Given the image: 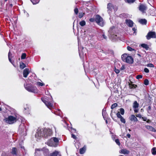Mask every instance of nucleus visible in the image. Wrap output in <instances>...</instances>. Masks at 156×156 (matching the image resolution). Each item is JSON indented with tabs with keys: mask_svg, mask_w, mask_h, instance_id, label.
<instances>
[{
	"mask_svg": "<svg viewBox=\"0 0 156 156\" xmlns=\"http://www.w3.org/2000/svg\"><path fill=\"white\" fill-rule=\"evenodd\" d=\"M72 137L74 139H76L77 138L76 137V136L75 135L73 134H72Z\"/></svg>",
	"mask_w": 156,
	"mask_h": 156,
	"instance_id": "obj_52",
	"label": "nucleus"
},
{
	"mask_svg": "<svg viewBox=\"0 0 156 156\" xmlns=\"http://www.w3.org/2000/svg\"><path fill=\"white\" fill-rule=\"evenodd\" d=\"M126 58V59L125 60V62L129 63H132L133 62V58L131 56H128V55Z\"/></svg>",
	"mask_w": 156,
	"mask_h": 156,
	"instance_id": "obj_13",
	"label": "nucleus"
},
{
	"mask_svg": "<svg viewBox=\"0 0 156 156\" xmlns=\"http://www.w3.org/2000/svg\"><path fill=\"white\" fill-rule=\"evenodd\" d=\"M107 8L108 9V12L109 14L112 10L113 8V5L112 4L110 3H108L107 5Z\"/></svg>",
	"mask_w": 156,
	"mask_h": 156,
	"instance_id": "obj_12",
	"label": "nucleus"
},
{
	"mask_svg": "<svg viewBox=\"0 0 156 156\" xmlns=\"http://www.w3.org/2000/svg\"><path fill=\"white\" fill-rule=\"evenodd\" d=\"M136 116L137 117L140 118H141L142 116L140 114H138L136 115Z\"/></svg>",
	"mask_w": 156,
	"mask_h": 156,
	"instance_id": "obj_54",
	"label": "nucleus"
},
{
	"mask_svg": "<svg viewBox=\"0 0 156 156\" xmlns=\"http://www.w3.org/2000/svg\"><path fill=\"white\" fill-rule=\"evenodd\" d=\"M37 84L39 86H42L44 85V83L40 82H37Z\"/></svg>",
	"mask_w": 156,
	"mask_h": 156,
	"instance_id": "obj_38",
	"label": "nucleus"
},
{
	"mask_svg": "<svg viewBox=\"0 0 156 156\" xmlns=\"http://www.w3.org/2000/svg\"><path fill=\"white\" fill-rule=\"evenodd\" d=\"M141 46L143 48H145L146 50H147L149 48L148 45L146 44H143L141 45Z\"/></svg>",
	"mask_w": 156,
	"mask_h": 156,
	"instance_id": "obj_26",
	"label": "nucleus"
},
{
	"mask_svg": "<svg viewBox=\"0 0 156 156\" xmlns=\"http://www.w3.org/2000/svg\"><path fill=\"white\" fill-rule=\"evenodd\" d=\"M89 21L92 22H94V21H95V16L94 17V18H91L89 19Z\"/></svg>",
	"mask_w": 156,
	"mask_h": 156,
	"instance_id": "obj_50",
	"label": "nucleus"
},
{
	"mask_svg": "<svg viewBox=\"0 0 156 156\" xmlns=\"http://www.w3.org/2000/svg\"><path fill=\"white\" fill-rule=\"evenodd\" d=\"M143 76L141 75H138L136 76V78L137 79H141L142 78Z\"/></svg>",
	"mask_w": 156,
	"mask_h": 156,
	"instance_id": "obj_44",
	"label": "nucleus"
},
{
	"mask_svg": "<svg viewBox=\"0 0 156 156\" xmlns=\"http://www.w3.org/2000/svg\"><path fill=\"white\" fill-rule=\"evenodd\" d=\"M45 144L50 146L54 147H56V144H55L52 138H51L49 140H48L47 142L45 143Z\"/></svg>",
	"mask_w": 156,
	"mask_h": 156,
	"instance_id": "obj_8",
	"label": "nucleus"
},
{
	"mask_svg": "<svg viewBox=\"0 0 156 156\" xmlns=\"http://www.w3.org/2000/svg\"><path fill=\"white\" fill-rule=\"evenodd\" d=\"M114 71L117 74L119 73L120 72L119 70L118 69H116L115 68Z\"/></svg>",
	"mask_w": 156,
	"mask_h": 156,
	"instance_id": "obj_48",
	"label": "nucleus"
},
{
	"mask_svg": "<svg viewBox=\"0 0 156 156\" xmlns=\"http://www.w3.org/2000/svg\"><path fill=\"white\" fill-rule=\"evenodd\" d=\"M21 148H22V149H23L24 150V147H22L21 146Z\"/></svg>",
	"mask_w": 156,
	"mask_h": 156,
	"instance_id": "obj_62",
	"label": "nucleus"
},
{
	"mask_svg": "<svg viewBox=\"0 0 156 156\" xmlns=\"http://www.w3.org/2000/svg\"><path fill=\"white\" fill-rule=\"evenodd\" d=\"M146 37L148 40L150 39L151 38H155L156 33L154 32H150L148 33L147 35L146 36Z\"/></svg>",
	"mask_w": 156,
	"mask_h": 156,
	"instance_id": "obj_7",
	"label": "nucleus"
},
{
	"mask_svg": "<svg viewBox=\"0 0 156 156\" xmlns=\"http://www.w3.org/2000/svg\"><path fill=\"white\" fill-rule=\"evenodd\" d=\"M84 13L81 12V13H79V17L80 18H82L83 16H84Z\"/></svg>",
	"mask_w": 156,
	"mask_h": 156,
	"instance_id": "obj_36",
	"label": "nucleus"
},
{
	"mask_svg": "<svg viewBox=\"0 0 156 156\" xmlns=\"http://www.w3.org/2000/svg\"><path fill=\"white\" fill-rule=\"evenodd\" d=\"M26 57V54L25 53H22L21 56V59H25Z\"/></svg>",
	"mask_w": 156,
	"mask_h": 156,
	"instance_id": "obj_33",
	"label": "nucleus"
},
{
	"mask_svg": "<svg viewBox=\"0 0 156 156\" xmlns=\"http://www.w3.org/2000/svg\"><path fill=\"white\" fill-rule=\"evenodd\" d=\"M145 127L148 130L156 133V129L152 126L149 125H146L145 126Z\"/></svg>",
	"mask_w": 156,
	"mask_h": 156,
	"instance_id": "obj_15",
	"label": "nucleus"
},
{
	"mask_svg": "<svg viewBox=\"0 0 156 156\" xmlns=\"http://www.w3.org/2000/svg\"><path fill=\"white\" fill-rule=\"evenodd\" d=\"M73 130L74 131H76V129H73Z\"/></svg>",
	"mask_w": 156,
	"mask_h": 156,
	"instance_id": "obj_63",
	"label": "nucleus"
},
{
	"mask_svg": "<svg viewBox=\"0 0 156 156\" xmlns=\"http://www.w3.org/2000/svg\"><path fill=\"white\" fill-rule=\"evenodd\" d=\"M49 156H61L60 154H59V152L58 151H55L52 153H51Z\"/></svg>",
	"mask_w": 156,
	"mask_h": 156,
	"instance_id": "obj_20",
	"label": "nucleus"
},
{
	"mask_svg": "<svg viewBox=\"0 0 156 156\" xmlns=\"http://www.w3.org/2000/svg\"><path fill=\"white\" fill-rule=\"evenodd\" d=\"M43 151L46 153H48L49 152L48 149L45 147L43 148Z\"/></svg>",
	"mask_w": 156,
	"mask_h": 156,
	"instance_id": "obj_32",
	"label": "nucleus"
},
{
	"mask_svg": "<svg viewBox=\"0 0 156 156\" xmlns=\"http://www.w3.org/2000/svg\"><path fill=\"white\" fill-rule=\"evenodd\" d=\"M115 141L117 145L119 146L120 145V144L118 139H116L115 140Z\"/></svg>",
	"mask_w": 156,
	"mask_h": 156,
	"instance_id": "obj_43",
	"label": "nucleus"
},
{
	"mask_svg": "<svg viewBox=\"0 0 156 156\" xmlns=\"http://www.w3.org/2000/svg\"><path fill=\"white\" fill-rule=\"evenodd\" d=\"M115 30V27H112L110 28L108 31L109 34L110 35V37L112 39H117L116 38L117 35L114 34Z\"/></svg>",
	"mask_w": 156,
	"mask_h": 156,
	"instance_id": "obj_5",
	"label": "nucleus"
},
{
	"mask_svg": "<svg viewBox=\"0 0 156 156\" xmlns=\"http://www.w3.org/2000/svg\"><path fill=\"white\" fill-rule=\"evenodd\" d=\"M127 136L129 138H130V136H130V135L129 134H127Z\"/></svg>",
	"mask_w": 156,
	"mask_h": 156,
	"instance_id": "obj_60",
	"label": "nucleus"
},
{
	"mask_svg": "<svg viewBox=\"0 0 156 156\" xmlns=\"http://www.w3.org/2000/svg\"><path fill=\"white\" fill-rule=\"evenodd\" d=\"M86 150V146H84L83 147L81 148L80 149V154H84Z\"/></svg>",
	"mask_w": 156,
	"mask_h": 156,
	"instance_id": "obj_21",
	"label": "nucleus"
},
{
	"mask_svg": "<svg viewBox=\"0 0 156 156\" xmlns=\"http://www.w3.org/2000/svg\"><path fill=\"white\" fill-rule=\"evenodd\" d=\"M120 121L122 123H126V121L122 117L120 119Z\"/></svg>",
	"mask_w": 156,
	"mask_h": 156,
	"instance_id": "obj_42",
	"label": "nucleus"
},
{
	"mask_svg": "<svg viewBox=\"0 0 156 156\" xmlns=\"http://www.w3.org/2000/svg\"><path fill=\"white\" fill-rule=\"evenodd\" d=\"M53 140V141H54L55 144H56V147L57 146L59 140L58 138L56 137H52L51 138Z\"/></svg>",
	"mask_w": 156,
	"mask_h": 156,
	"instance_id": "obj_23",
	"label": "nucleus"
},
{
	"mask_svg": "<svg viewBox=\"0 0 156 156\" xmlns=\"http://www.w3.org/2000/svg\"><path fill=\"white\" fill-rule=\"evenodd\" d=\"M142 119H143V120L145 121H146L147 120V119L146 117H142Z\"/></svg>",
	"mask_w": 156,
	"mask_h": 156,
	"instance_id": "obj_56",
	"label": "nucleus"
},
{
	"mask_svg": "<svg viewBox=\"0 0 156 156\" xmlns=\"http://www.w3.org/2000/svg\"><path fill=\"white\" fill-rule=\"evenodd\" d=\"M116 115H117V117L118 118H120V119L122 117V116L120 115L119 112H117L116 113Z\"/></svg>",
	"mask_w": 156,
	"mask_h": 156,
	"instance_id": "obj_39",
	"label": "nucleus"
},
{
	"mask_svg": "<svg viewBox=\"0 0 156 156\" xmlns=\"http://www.w3.org/2000/svg\"><path fill=\"white\" fill-rule=\"evenodd\" d=\"M107 114L105 110L103 109L102 111V115L104 119H105V117L106 115Z\"/></svg>",
	"mask_w": 156,
	"mask_h": 156,
	"instance_id": "obj_27",
	"label": "nucleus"
},
{
	"mask_svg": "<svg viewBox=\"0 0 156 156\" xmlns=\"http://www.w3.org/2000/svg\"><path fill=\"white\" fill-rule=\"evenodd\" d=\"M127 49L129 51H132L133 50H134V49H133L131 47H129V46H128L127 47Z\"/></svg>",
	"mask_w": 156,
	"mask_h": 156,
	"instance_id": "obj_47",
	"label": "nucleus"
},
{
	"mask_svg": "<svg viewBox=\"0 0 156 156\" xmlns=\"http://www.w3.org/2000/svg\"><path fill=\"white\" fill-rule=\"evenodd\" d=\"M132 30L134 31V33L136 32V30L134 27L133 28H132Z\"/></svg>",
	"mask_w": 156,
	"mask_h": 156,
	"instance_id": "obj_58",
	"label": "nucleus"
},
{
	"mask_svg": "<svg viewBox=\"0 0 156 156\" xmlns=\"http://www.w3.org/2000/svg\"><path fill=\"white\" fill-rule=\"evenodd\" d=\"M24 13H25V14H26L27 16V17L28 16H29L27 12H26L25 10H24Z\"/></svg>",
	"mask_w": 156,
	"mask_h": 156,
	"instance_id": "obj_59",
	"label": "nucleus"
},
{
	"mask_svg": "<svg viewBox=\"0 0 156 156\" xmlns=\"http://www.w3.org/2000/svg\"><path fill=\"white\" fill-rule=\"evenodd\" d=\"M152 153L154 155L156 154V148L153 147L151 150Z\"/></svg>",
	"mask_w": 156,
	"mask_h": 156,
	"instance_id": "obj_28",
	"label": "nucleus"
},
{
	"mask_svg": "<svg viewBox=\"0 0 156 156\" xmlns=\"http://www.w3.org/2000/svg\"><path fill=\"white\" fill-rule=\"evenodd\" d=\"M146 66L147 67H150L151 68H154V65L152 63H149L146 65Z\"/></svg>",
	"mask_w": 156,
	"mask_h": 156,
	"instance_id": "obj_34",
	"label": "nucleus"
},
{
	"mask_svg": "<svg viewBox=\"0 0 156 156\" xmlns=\"http://www.w3.org/2000/svg\"><path fill=\"white\" fill-rule=\"evenodd\" d=\"M139 104L136 101H135L133 104V108L135 112H138L139 111Z\"/></svg>",
	"mask_w": 156,
	"mask_h": 156,
	"instance_id": "obj_6",
	"label": "nucleus"
},
{
	"mask_svg": "<svg viewBox=\"0 0 156 156\" xmlns=\"http://www.w3.org/2000/svg\"><path fill=\"white\" fill-rule=\"evenodd\" d=\"M84 49L83 47L79 46V54L81 58H83L84 57V53L83 51V50Z\"/></svg>",
	"mask_w": 156,
	"mask_h": 156,
	"instance_id": "obj_11",
	"label": "nucleus"
},
{
	"mask_svg": "<svg viewBox=\"0 0 156 156\" xmlns=\"http://www.w3.org/2000/svg\"><path fill=\"white\" fill-rule=\"evenodd\" d=\"M102 37H103V38L105 39H106L107 37L105 36L104 34H102Z\"/></svg>",
	"mask_w": 156,
	"mask_h": 156,
	"instance_id": "obj_53",
	"label": "nucleus"
},
{
	"mask_svg": "<svg viewBox=\"0 0 156 156\" xmlns=\"http://www.w3.org/2000/svg\"><path fill=\"white\" fill-rule=\"evenodd\" d=\"M6 122L9 124H12L16 121V117L13 116H9L8 118H5Z\"/></svg>",
	"mask_w": 156,
	"mask_h": 156,
	"instance_id": "obj_4",
	"label": "nucleus"
},
{
	"mask_svg": "<svg viewBox=\"0 0 156 156\" xmlns=\"http://www.w3.org/2000/svg\"><path fill=\"white\" fill-rule=\"evenodd\" d=\"M75 13L77 15L78 12V10L77 8H76L74 10Z\"/></svg>",
	"mask_w": 156,
	"mask_h": 156,
	"instance_id": "obj_49",
	"label": "nucleus"
},
{
	"mask_svg": "<svg viewBox=\"0 0 156 156\" xmlns=\"http://www.w3.org/2000/svg\"><path fill=\"white\" fill-rule=\"evenodd\" d=\"M17 149L16 147H13L12 149V153L14 155L17 154Z\"/></svg>",
	"mask_w": 156,
	"mask_h": 156,
	"instance_id": "obj_25",
	"label": "nucleus"
},
{
	"mask_svg": "<svg viewBox=\"0 0 156 156\" xmlns=\"http://www.w3.org/2000/svg\"><path fill=\"white\" fill-rule=\"evenodd\" d=\"M30 1L34 5L38 3L40 0H30Z\"/></svg>",
	"mask_w": 156,
	"mask_h": 156,
	"instance_id": "obj_30",
	"label": "nucleus"
},
{
	"mask_svg": "<svg viewBox=\"0 0 156 156\" xmlns=\"http://www.w3.org/2000/svg\"><path fill=\"white\" fill-rule=\"evenodd\" d=\"M2 109L0 107V111H2Z\"/></svg>",
	"mask_w": 156,
	"mask_h": 156,
	"instance_id": "obj_64",
	"label": "nucleus"
},
{
	"mask_svg": "<svg viewBox=\"0 0 156 156\" xmlns=\"http://www.w3.org/2000/svg\"><path fill=\"white\" fill-rule=\"evenodd\" d=\"M37 151H43V148L42 149H35V152H36Z\"/></svg>",
	"mask_w": 156,
	"mask_h": 156,
	"instance_id": "obj_51",
	"label": "nucleus"
},
{
	"mask_svg": "<svg viewBox=\"0 0 156 156\" xmlns=\"http://www.w3.org/2000/svg\"><path fill=\"white\" fill-rule=\"evenodd\" d=\"M125 69V67H124V66H122V67H121L120 69L121 70H123L124 69Z\"/></svg>",
	"mask_w": 156,
	"mask_h": 156,
	"instance_id": "obj_57",
	"label": "nucleus"
},
{
	"mask_svg": "<svg viewBox=\"0 0 156 156\" xmlns=\"http://www.w3.org/2000/svg\"><path fill=\"white\" fill-rule=\"evenodd\" d=\"M139 22L143 25L146 24L147 21L145 19H141L139 20Z\"/></svg>",
	"mask_w": 156,
	"mask_h": 156,
	"instance_id": "obj_22",
	"label": "nucleus"
},
{
	"mask_svg": "<svg viewBox=\"0 0 156 156\" xmlns=\"http://www.w3.org/2000/svg\"><path fill=\"white\" fill-rule=\"evenodd\" d=\"M146 122H147L149 123L151 122V120L149 119H148V120H147Z\"/></svg>",
	"mask_w": 156,
	"mask_h": 156,
	"instance_id": "obj_61",
	"label": "nucleus"
},
{
	"mask_svg": "<svg viewBox=\"0 0 156 156\" xmlns=\"http://www.w3.org/2000/svg\"><path fill=\"white\" fill-rule=\"evenodd\" d=\"M120 111L121 113V114L122 115H123L124 113V110L123 108H121L120 109Z\"/></svg>",
	"mask_w": 156,
	"mask_h": 156,
	"instance_id": "obj_40",
	"label": "nucleus"
},
{
	"mask_svg": "<svg viewBox=\"0 0 156 156\" xmlns=\"http://www.w3.org/2000/svg\"><path fill=\"white\" fill-rule=\"evenodd\" d=\"M30 73L29 70L28 68H26L23 70V76L25 78H26L28 75Z\"/></svg>",
	"mask_w": 156,
	"mask_h": 156,
	"instance_id": "obj_14",
	"label": "nucleus"
},
{
	"mask_svg": "<svg viewBox=\"0 0 156 156\" xmlns=\"http://www.w3.org/2000/svg\"><path fill=\"white\" fill-rule=\"evenodd\" d=\"M19 131L21 132L22 133H23L24 132H26V129L25 126L24 124H21L19 128Z\"/></svg>",
	"mask_w": 156,
	"mask_h": 156,
	"instance_id": "obj_10",
	"label": "nucleus"
},
{
	"mask_svg": "<svg viewBox=\"0 0 156 156\" xmlns=\"http://www.w3.org/2000/svg\"><path fill=\"white\" fill-rule=\"evenodd\" d=\"M128 55L127 54H124L122 55L121 56L122 59L123 61L125 62L126 59Z\"/></svg>",
	"mask_w": 156,
	"mask_h": 156,
	"instance_id": "obj_24",
	"label": "nucleus"
},
{
	"mask_svg": "<svg viewBox=\"0 0 156 156\" xmlns=\"http://www.w3.org/2000/svg\"><path fill=\"white\" fill-rule=\"evenodd\" d=\"M95 20L96 23L100 26L103 27L104 25V22L102 18L99 15L95 16Z\"/></svg>",
	"mask_w": 156,
	"mask_h": 156,
	"instance_id": "obj_3",
	"label": "nucleus"
},
{
	"mask_svg": "<svg viewBox=\"0 0 156 156\" xmlns=\"http://www.w3.org/2000/svg\"><path fill=\"white\" fill-rule=\"evenodd\" d=\"M135 1V0H126L125 2L129 3H131L134 2Z\"/></svg>",
	"mask_w": 156,
	"mask_h": 156,
	"instance_id": "obj_37",
	"label": "nucleus"
},
{
	"mask_svg": "<svg viewBox=\"0 0 156 156\" xmlns=\"http://www.w3.org/2000/svg\"><path fill=\"white\" fill-rule=\"evenodd\" d=\"M42 100L46 105L50 109L52 107L53 105L51 102L46 101L45 100L42 99Z\"/></svg>",
	"mask_w": 156,
	"mask_h": 156,
	"instance_id": "obj_9",
	"label": "nucleus"
},
{
	"mask_svg": "<svg viewBox=\"0 0 156 156\" xmlns=\"http://www.w3.org/2000/svg\"><path fill=\"white\" fill-rule=\"evenodd\" d=\"M144 71L145 72L148 73L149 72V70L146 68H145L144 69Z\"/></svg>",
	"mask_w": 156,
	"mask_h": 156,
	"instance_id": "obj_46",
	"label": "nucleus"
},
{
	"mask_svg": "<svg viewBox=\"0 0 156 156\" xmlns=\"http://www.w3.org/2000/svg\"><path fill=\"white\" fill-rule=\"evenodd\" d=\"M52 133V131L50 129L44 128L40 130H37L35 134V137L39 139L41 137L47 138L48 136H50Z\"/></svg>",
	"mask_w": 156,
	"mask_h": 156,
	"instance_id": "obj_1",
	"label": "nucleus"
},
{
	"mask_svg": "<svg viewBox=\"0 0 156 156\" xmlns=\"http://www.w3.org/2000/svg\"><path fill=\"white\" fill-rule=\"evenodd\" d=\"M126 24L129 27H132L133 26V23L130 20H126Z\"/></svg>",
	"mask_w": 156,
	"mask_h": 156,
	"instance_id": "obj_16",
	"label": "nucleus"
},
{
	"mask_svg": "<svg viewBox=\"0 0 156 156\" xmlns=\"http://www.w3.org/2000/svg\"><path fill=\"white\" fill-rule=\"evenodd\" d=\"M79 24L81 26L83 27L85 25L86 23L85 21L82 20L80 22Z\"/></svg>",
	"mask_w": 156,
	"mask_h": 156,
	"instance_id": "obj_29",
	"label": "nucleus"
},
{
	"mask_svg": "<svg viewBox=\"0 0 156 156\" xmlns=\"http://www.w3.org/2000/svg\"><path fill=\"white\" fill-rule=\"evenodd\" d=\"M119 153L124 154H127L129 153V151L126 149H122L120 151Z\"/></svg>",
	"mask_w": 156,
	"mask_h": 156,
	"instance_id": "obj_17",
	"label": "nucleus"
},
{
	"mask_svg": "<svg viewBox=\"0 0 156 156\" xmlns=\"http://www.w3.org/2000/svg\"><path fill=\"white\" fill-rule=\"evenodd\" d=\"M11 55V53L9 51V53H8V58H9V61L11 63H12V62L11 60V59L10 58V55Z\"/></svg>",
	"mask_w": 156,
	"mask_h": 156,
	"instance_id": "obj_45",
	"label": "nucleus"
},
{
	"mask_svg": "<svg viewBox=\"0 0 156 156\" xmlns=\"http://www.w3.org/2000/svg\"><path fill=\"white\" fill-rule=\"evenodd\" d=\"M24 86L25 88L28 91L35 93H37L36 88L35 87L30 84L24 85Z\"/></svg>",
	"mask_w": 156,
	"mask_h": 156,
	"instance_id": "obj_2",
	"label": "nucleus"
},
{
	"mask_svg": "<svg viewBox=\"0 0 156 156\" xmlns=\"http://www.w3.org/2000/svg\"><path fill=\"white\" fill-rule=\"evenodd\" d=\"M20 66L21 69H23L26 67V65L23 63L22 62L20 64Z\"/></svg>",
	"mask_w": 156,
	"mask_h": 156,
	"instance_id": "obj_31",
	"label": "nucleus"
},
{
	"mask_svg": "<svg viewBox=\"0 0 156 156\" xmlns=\"http://www.w3.org/2000/svg\"><path fill=\"white\" fill-rule=\"evenodd\" d=\"M117 106V104L116 103H115L113 104L111 107V108L112 109H113L115 107H116Z\"/></svg>",
	"mask_w": 156,
	"mask_h": 156,
	"instance_id": "obj_35",
	"label": "nucleus"
},
{
	"mask_svg": "<svg viewBox=\"0 0 156 156\" xmlns=\"http://www.w3.org/2000/svg\"><path fill=\"white\" fill-rule=\"evenodd\" d=\"M144 84L145 85H147L149 84V81L147 79H145L144 81Z\"/></svg>",
	"mask_w": 156,
	"mask_h": 156,
	"instance_id": "obj_41",
	"label": "nucleus"
},
{
	"mask_svg": "<svg viewBox=\"0 0 156 156\" xmlns=\"http://www.w3.org/2000/svg\"><path fill=\"white\" fill-rule=\"evenodd\" d=\"M151 107L150 106H149L148 107V108L147 109V110L148 111H151Z\"/></svg>",
	"mask_w": 156,
	"mask_h": 156,
	"instance_id": "obj_55",
	"label": "nucleus"
},
{
	"mask_svg": "<svg viewBox=\"0 0 156 156\" xmlns=\"http://www.w3.org/2000/svg\"><path fill=\"white\" fill-rule=\"evenodd\" d=\"M139 10L144 12L147 9V7L144 5H140L139 6Z\"/></svg>",
	"mask_w": 156,
	"mask_h": 156,
	"instance_id": "obj_18",
	"label": "nucleus"
},
{
	"mask_svg": "<svg viewBox=\"0 0 156 156\" xmlns=\"http://www.w3.org/2000/svg\"><path fill=\"white\" fill-rule=\"evenodd\" d=\"M129 119L131 121L137 122L138 121L136 117L134 115H132Z\"/></svg>",
	"mask_w": 156,
	"mask_h": 156,
	"instance_id": "obj_19",
	"label": "nucleus"
}]
</instances>
